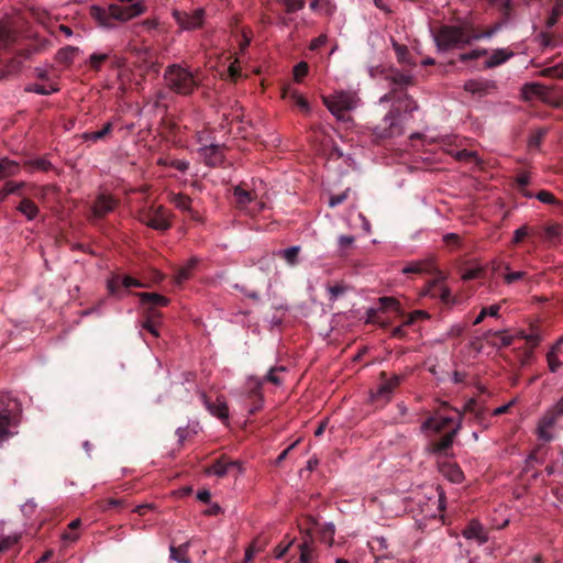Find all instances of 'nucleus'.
<instances>
[{
  "instance_id": "nucleus-52",
  "label": "nucleus",
  "mask_w": 563,
  "mask_h": 563,
  "mask_svg": "<svg viewBox=\"0 0 563 563\" xmlns=\"http://www.w3.org/2000/svg\"><path fill=\"white\" fill-rule=\"evenodd\" d=\"M349 192H350V189H346L345 191H343L339 195L331 196L329 199V206L331 208H334V207L343 203L346 200Z\"/></svg>"
},
{
  "instance_id": "nucleus-57",
  "label": "nucleus",
  "mask_w": 563,
  "mask_h": 563,
  "mask_svg": "<svg viewBox=\"0 0 563 563\" xmlns=\"http://www.w3.org/2000/svg\"><path fill=\"white\" fill-rule=\"evenodd\" d=\"M465 330V327L461 323H455L450 327L446 333V338L460 336Z\"/></svg>"
},
{
  "instance_id": "nucleus-27",
  "label": "nucleus",
  "mask_w": 563,
  "mask_h": 563,
  "mask_svg": "<svg viewBox=\"0 0 563 563\" xmlns=\"http://www.w3.org/2000/svg\"><path fill=\"white\" fill-rule=\"evenodd\" d=\"M161 314L157 311H147L146 320L142 324V328L147 330L153 336L157 338L159 335L157 330L158 320Z\"/></svg>"
},
{
  "instance_id": "nucleus-13",
  "label": "nucleus",
  "mask_w": 563,
  "mask_h": 563,
  "mask_svg": "<svg viewBox=\"0 0 563 563\" xmlns=\"http://www.w3.org/2000/svg\"><path fill=\"white\" fill-rule=\"evenodd\" d=\"M200 398L207 408V410L216 418L220 419L223 422L229 420V408L225 400L221 397H218L214 402H211L205 393H200Z\"/></svg>"
},
{
  "instance_id": "nucleus-35",
  "label": "nucleus",
  "mask_w": 563,
  "mask_h": 563,
  "mask_svg": "<svg viewBox=\"0 0 563 563\" xmlns=\"http://www.w3.org/2000/svg\"><path fill=\"white\" fill-rule=\"evenodd\" d=\"M499 310H500L499 305H493V306L483 308L481 310L479 314L473 321V324H475V325L479 324L484 320V318H486L487 316L494 317V318L498 317Z\"/></svg>"
},
{
  "instance_id": "nucleus-51",
  "label": "nucleus",
  "mask_w": 563,
  "mask_h": 563,
  "mask_svg": "<svg viewBox=\"0 0 563 563\" xmlns=\"http://www.w3.org/2000/svg\"><path fill=\"white\" fill-rule=\"evenodd\" d=\"M419 318L427 319L429 318V314L424 310H416L408 316L407 320L404 322V325H411Z\"/></svg>"
},
{
  "instance_id": "nucleus-40",
  "label": "nucleus",
  "mask_w": 563,
  "mask_h": 563,
  "mask_svg": "<svg viewBox=\"0 0 563 563\" xmlns=\"http://www.w3.org/2000/svg\"><path fill=\"white\" fill-rule=\"evenodd\" d=\"M393 47H394V51H395L399 62L406 63V64H411V62L408 58L409 51H408L407 46L398 44L397 42L393 41Z\"/></svg>"
},
{
  "instance_id": "nucleus-8",
  "label": "nucleus",
  "mask_w": 563,
  "mask_h": 563,
  "mask_svg": "<svg viewBox=\"0 0 563 563\" xmlns=\"http://www.w3.org/2000/svg\"><path fill=\"white\" fill-rule=\"evenodd\" d=\"M170 216L163 206L152 207L140 216V221L154 230L166 231L170 228Z\"/></svg>"
},
{
  "instance_id": "nucleus-38",
  "label": "nucleus",
  "mask_w": 563,
  "mask_h": 563,
  "mask_svg": "<svg viewBox=\"0 0 563 563\" xmlns=\"http://www.w3.org/2000/svg\"><path fill=\"white\" fill-rule=\"evenodd\" d=\"M300 550V562L312 563L313 562V548L309 542H302L299 545Z\"/></svg>"
},
{
  "instance_id": "nucleus-12",
  "label": "nucleus",
  "mask_w": 563,
  "mask_h": 563,
  "mask_svg": "<svg viewBox=\"0 0 563 563\" xmlns=\"http://www.w3.org/2000/svg\"><path fill=\"white\" fill-rule=\"evenodd\" d=\"M461 428L462 421L461 419H459L455 426L449 432H446L440 440L430 443L429 451L434 454H445L448 450L452 446L453 440L461 430Z\"/></svg>"
},
{
  "instance_id": "nucleus-19",
  "label": "nucleus",
  "mask_w": 563,
  "mask_h": 563,
  "mask_svg": "<svg viewBox=\"0 0 563 563\" xmlns=\"http://www.w3.org/2000/svg\"><path fill=\"white\" fill-rule=\"evenodd\" d=\"M433 261L432 258H424L420 261H415L409 264H407L401 272L404 274H422V273H429L433 271Z\"/></svg>"
},
{
  "instance_id": "nucleus-4",
  "label": "nucleus",
  "mask_w": 563,
  "mask_h": 563,
  "mask_svg": "<svg viewBox=\"0 0 563 563\" xmlns=\"http://www.w3.org/2000/svg\"><path fill=\"white\" fill-rule=\"evenodd\" d=\"M20 402L10 395H3L0 399V445L9 438L18 433L21 416Z\"/></svg>"
},
{
  "instance_id": "nucleus-16",
  "label": "nucleus",
  "mask_w": 563,
  "mask_h": 563,
  "mask_svg": "<svg viewBox=\"0 0 563 563\" xmlns=\"http://www.w3.org/2000/svg\"><path fill=\"white\" fill-rule=\"evenodd\" d=\"M136 296L140 298L141 305L148 308V311H155L154 307H165L169 302L168 298L156 292H139Z\"/></svg>"
},
{
  "instance_id": "nucleus-3",
  "label": "nucleus",
  "mask_w": 563,
  "mask_h": 563,
  "mask_svg": "<svg viewBox=\"0 0 563 563\" xmlns=\"http://www.w3.org/2000/svg\"><path fill=\"white\" fill-rule=\"evenodd\" d=\"M145 4L143 1H136L131 4L115 3L110 4L107 10L99 7H92L93 16L106 27H111V19L121 22L129 21L144 13Z\"/></svg>"
},
{
  "instance_id": "nucleus-64",
  "label": "nucleus",
  "mask_w": 563,
  "mask_h": 563,
  "mask_svg": "<svg viewBox=\"0 0 563 563\" xmlns=\"http://www.w3.org/2000/svg\"><path fill=\"white\" fill-rule=\"evenodd\" d=\"M549 410L555 412L558 418L563 416V396Z\"/></svg>"
},
{
  "instance_id": "nucleus-62",
  "label": "nucleus",
  "mask_w": 563,
  "mask_h": 563,
  "mask_svg": "<svg viewBox=\"0 0 563 563\" xmlns=\"http://www.w3.org/2000/svg\"><path fill=\"white\" fill-rule=\"evenodd\" d=\"M481 273H482L481 268L467 269L463 273L462 279L463 280H472V279L478 278L481 276Z\"/></svg>"
},
{
  "instance_id": "nucleus-18",
  "label": "nucleus",
  "mask_w": 563,
  "mask_h": 563,
  "mask_svg": "<svg viewBox=\"0 0 563 563\" xmlns=\"http://www.w3.org/2000/svg\"><path fill=\"white\" fill-rule=\"evenodd\" d=\"M115 207V201L106 195H99L92 206V212L96 217H102L111 212Z\"/></svg>"
},
{
  "instance_id": "nucleus-32",
  "label": "nucleus",
  "mask_w": 563,
  "mask_h": 563,
  "mask_svg": "<svg viewBox=\"0 0 563 563\" xmlns=\"http://www.w3.org/2000/svg\"><path fill=\"white\" fill-rule=\"evenodd\" d=\"M563 14V0H555V3L552 8L551 14L548 18L545 25L548 29L554 26L559 20V18Z\"/></svg>"
},
{
  "instance_id": "nucleus-45",
  "label": "nucleus",
  "mask_w": 563,
  "mask_h": 563,
  "mask_svg": "<svg viewBox=\"0 0 563 563\" xmlns=\"http://www.w3.org/2000/svg\"><path fill=\"white\" fill-rule=\"evenodd\" d=\"M25 90L29 92H34L37 95L46 96V95H51L52 92H55L57 89L53 88V87L47 88L43 85L34 84V85L27 86L25 88Z\"/></svg>"
},
{
  "instance_id": "nucleus-42",
  "label": "nucleus",
  "mask_w": 563,
  "mask_h": 563,
  "mask_svg": "<svg viewBox=\"0 0 563 563\" xmlns=\"http://www.w3.org/2000/svg\"><path fill=\"white\" fill-rule=\"evenodd\" d=\"M186 545L184 548L170 547V558L178 563H189L186 555Z\"/></svg>"
},
{
  "instance_id": "nucleus-61",
  "label": "nucleus",
  "mask_w": 563,
  "mask_h": 563,
  "mask_svg": "<svg viewBox=\"0 0 563 563\" xmlns=\"http://www.w3.org/2000/svg\"><path fill=\"white\" fill-rule=\"evenodd\" d=\"M328 41V37L327 35L322 34L316 38H313L311 42H310V45H309V48L311 51H316L318 49L319 47L323 46Z\"/></svg>"
},
{
  "instance_id": "nucleus-33",
  "label": "nucleus",
  "mask_w": 563,
  "mask_h": 563,
  "mask_svg": "<svg viewBox=\"0 0 563 563\" xmlns=\"http://www.w3.org/2000/svg\"><path fill=\"white\" fill-rule=\"evenodd\" d=\"M393 394V389L389 387V385L386 383H382L376 391L371 394V397L373 400L383 399L385 401L389 400L390 395Z\"/></svg>"
},
{
  "instance_id": "nucleus-29",
  "label": "nucleus",
  "mask_w": 563,
  "mask_h": 563,
  "mask_svg": "<svg viewBox=\"0 0 563 563\" xmlns=\"http://www.w3.org/2000/svg\"><path fill=\"white\" fill-rule=\"evenodd\" d=\"M544 87L539 84H527L522 87V97L526 100H531L543 96Z\"/></svg>"
},
{
  "instance_id": "nucleus-1",
  "label": "nucleus",
  "mask_w": 563,
  "mask_h": 563,
  "mask_svg": "<svg viewBox=\"0 0 563 563\" xmlns=\"http://www.w3.org/2000/svg\"><path fill=\"white\" fill-rule=\"evenodd\" d=\"M385 102H391V109L384 117L383 125L374 129V134L379 139L401 135L405 114H411L418 106L406 91L396 89L379 98V103Z\"/></svg>"
},
{
  "instance_id": "nucleus-24",
  "label": "nucleus",
  "mask_w": 563,
  "mask_h": 563,
  "mask_svg": "<svg viewBox=\"0 0 563 563\" xmlns=\"http://www.w3.org/2000/svg\"><path fill=\"white\" fill-rule=\"evenodd\" d=\"M440 472L452 483H461L463 481V472L454 463H443L440 465Z\"/></svg>"
},
{
  "instance_id": "nucleus-53",
  "label": "nucleus",
  "mask_w": 563,
  "mask_h": 563,
  "mask_svg": "<svg viewBox=\"0 0 563 563\" xmlns=\"http://www.w3.org/2000/svg\"><path fill=\"white\" fill-rule=\"evenodd\" d=\"M32 168L36 170H48L51 168V163L44 158H36L30 162Z\"/></svg>"
},
{
  "instance_id": "nucleus-48",
  "label": "nucleus",
  "mask_w": 563,
  "mask_h": 563,
  "mask_svg": "<svg viewBox=\"0 0 563 563\" xmlns=\"http://www.w3.org/2000/svg\"><path fill=\"white\" fill-rule=\"evenodd\" d=\"M108 58L106 53H93L89 57V64L93 69H99L101 64Z\"/></svg>"
},
{
  "instance_id": "nucleus-46",
  "label": "nucleus",
  "mask_w": 563,
  "mask_h": 563,
  "mask_svg": "<svg viewBox=\"0 0 563 563\" xmlns=\"http://www.w3.org/2000/svg\"><path fill=\"white\" fill-rule=\"evenodd\" d=\"M286 7L287 12H296L305 7V0H278Z\"/></svg>"
},
{
  "instance_id": "nucleus-2",
  "label": "nucleus",
  "mask_w": 563,
  "mask_h": 563,
  "mask_svg": "<svg viewBox=\"0 0 563 563\" xmlns=\"http://www.w3.org/2000/svg\"><path fill=\"white\" fill-rule=\"evenodd\" d=\"M233 196L238 208L252 217L267 208L268 191L262 180L253 181L251 188L246 185L234 187Z\"/></svg>"
},
{
  "instance_id": "nucleus-25",
  "label": "nucleus",
  "mask_w": 563,
  "mask_h": 563,
  "mask_svg": "<svg viewBox=\"0 0 563 563\" xmlns=\"http://www.w3.org/2000/svg\"><path fill=\"white\" fill-rule=\"evenodd\" d=\"M169 202H172L177 209L189 212L194 219H197L192 209H191V200L189 197L183 194H170L168 196Z\"/></svg>"
},
{
  "instance_id": "nucleus-9",
  "label": "nucleus",
  "mask_w": 563,
  "mask_h": 563,
  "mask_svg": "<svg viewBox=\"0 0 563 563\" xmlns=\"http://www.w3.org/2000/svg\"><path fill=\"white\" fill-rule=\"evenodd\" d=\"M172 14L183 31L198 29L205 20V10L202 8L194 9L190 12L173 10Z\"/></svg>"
},
{
  "instance_id": "nucleus-17",
  "label": "nucleus",
  "mask_w": 563,
  "mask_h": 563,
  "mask_svg": "<svg viewBox=\"0 0 563 563\" xmlns=\"http://www.w3.org/2000/svg\"><path fill=\"white\" fill-rule=\"evenodd\" d=\"M515 53L508 48H497L493 51L488 59L485 62V68H494L497 67L507 60H509Z\"/></svg>"
},
{
  "instance_id": "nucleus-39",
  "label": "nucleus",
  "mask_w": 563,
  "mask_h": 563,
  "mask_svg": "<svg viewBox=\"0 0 563 563\" xmlns=\"http://www.w3.org/2000/svg\"><path fill=\"white\" fill-rule=\"evenodd\" d=\"M562 227L559 224H551L544 229L545 239L551 243H555L562 234Z\"/></svg>"
},
{
  "instance_id": "nucleus-58",
  "label": "nucleus",
  "mask_w": 563,
  "mask_h": 563,
  "mask_svg": "<svg viewBox=\"0 0 563 563\" xmlns=\"http://www.w3.org/2000/svg\"><path fill=\"white\" fill-rule=\"evenodd\" d=\"M260 547H257L256 541H254L246 550L244 554L245 563H249L253 560L254 555L260 551Z\"/></svg>"
},
{
  "instance_id": "nucleus-43",
  "label": "nucleus",
  "mask_w": 563,
  "mask_h": 563,
  "mask_svg": "<svg viewBox=\"0 0 563 563\" xmlns=\"http://www.w3.org/2000/svg\"><path fill=\"white\" fill-rule=\"evenodd\" d=\"M309 66L306 62L298 63L292 70L294 79L297 82H300L303 77L308 74Z\"/></svg>"
},
{
  "instance_id": "nucleus-14",
  "label": "nucleus",
  "mask_w": 563,
  "mask_h": 563,
  "mask_svg": "<svg viewBox=\"0 0 563 563\" xmlns=\"http://www.w3.org/2000/svg\"><path fill=\"white\" fill-rule=\"evenodd\" d=\"M201 145L198 148V153L203 162L209 166H216L220 164L223 159L222 148L218 144H203L200 141Z\"/></svg>"
},
{
  "instance_id": "nucleus-49",
  "label": "nucleus",
  "mask_w": 563,
  "mask_h": 563,
  "mask_svg": "<svg viewBox=\"0 0 563 563\" xmlns=\"http://www.w3.org/2000/svg\"><path fill=\"white\" fill-rule=\"evenodd\" d=\"M78 52L75 47H66L58 52V59L69 63L75 58L76 53Z\"/></svg>"
},
{
  "instance_id": "nucleus-20",
  "label": "nucleus",
  "mask_w": 563,
  "mask_h": 563,
  "mask_svg": "<svg viewBox=\"0 0 563 563\" xmlns=\"http://www.w3.org/2000/svg\"><path fill=\"white\" fill-rule=\"evenodd\" d=\"M445 276L440 274V276L430 283L427 294L431 296H439L442 302H449L451 298L450 289L443 285H440V282L443 280Z\"/></svg>"
},
{
  "instance_id": "nucleus-6",
  "label": "nucleus",
  "mask_w": 563,
  "mask_h": 563,
  "mask_svg": "<svg viewBox=\"0 0 563 563\" xmlns=\"http://www.w3.org/2000/svg\"><path fill=\"white\" fill-rule=\"evenodd\" d=\"M479 38L481 35H470L466 33L464 27L454 25L442 26L434 35V41L439 51L462 48Z\"/></svg>"
},
{
  "instance_id": "nucleus-59",
  "label": "nucleus",
  "mask_w": 563,
  "mask_h": 563,
  "mask_svg": "<svg viewBox=\"0 0 563 563\" xmlns=\"http://www.w3.org/2000/svg\"><path fill=\"white\" fill-rule=\"evenodd\" d=\"M10 43V32L7 27L0 26V49L5 48Z\"/></svg>"
},
{
  "instance_id": "nucleus-21",
  "label": "nucleus",
  "mask_w": 563,
  "mask_h": 563,
  "mask_svg": "<svg viewBox=\"0 0 563 563\" xmlns=\"http://www.w3.org/2000/svg\"><path fill=\"white\" fill-rule=\"evenodd\" d=\"M283 98L286 100H291L296 103V106L303 112L308 113L310 111V106L308 101L299 93V91L291 86H287L283 90Z\"/></svg>"
},
{
  "instance_id": "nucleus-44",
  "label": "nucleus",
  "mask_w": 563,
  "mask_h": 563,
  "mask_svg": "<svg viewBox=\"0 0 563 563\" xmlns=\"http://www.w3.org/2000/svg\"><path fill=\"white\" fill-rule=\"evenodd\" d=\"M486 54H487V49H485V48L473 49L468 53L460 54L459 59L461 62L474 60V59H478L479 57H482Z\"/></svg>"
},
{
  "instance_id": "nucleus-10",
  "label": "nucleus",
  "mask_w": 563,
  "mask_h": 563,
  "mask_svg": "<svg viewBox=\"0 0 563 563\" xmlns=\"http://www.w3.org/2000/svg\"><path fill=\"white\" fill-rule=\"evenodd\" d=\"M497 84L495 80L486 78H471L463 84L465 92L476 98H484L497 91Z\"/></svg>"
},
{
  "instance_id": "nucleus-7",
  "label": "nucleus",
  "mask_w": 563,
  "mask_h": 563,
  "mask_svg": "<svg viewBox=\"0 0 563 563\" xmlns=\"http://www.w3.org/2000/svg\"><path fill=\"white\" fill-rule=\"evenodd\" d=\"M167 87L176 93L189 95L198 85L196 76L179 65H170L164 74Z\"/></svg>"
},
{
  "instance_id": "nucleus-60",
  "label": "nucleus",
  "mask_w": 563,
  "mask_h": 563,
  "mask_svg": "<svg viewBox=\"0 0 563 563\" xmlns=\"http://www.w3.org/2000/svg\"><path fill=\"white\" fill-rule=\"evenodd\" d=\"M525 276H526V273L521 272V271L520 272L507 273L505 275V282L510 285V284H512V283H515V282H517L519 279L525 278Z\"/></svg>"
},
{
  "instance_id": "nucleus-47",
  "label": "nucleus",
  "mask_w": 563,
  "mask_h": 563,
  "mask_svg": "<svg viewBox=\"0 0 563 563\" xmlns=\"http://www.w3.org/2000/svg\"><path fill=\"white\" fill-rule=\"evenodd\" d=\"M547 361L550 371L553 373L556 372L562 365V363L559 360L558 352L555 351H549V353L547 354Z\"/></svg>"
},
{
  "instance_id": "nucleus-11",
  "label": "nucleus",
  "mask_w": 563,
  "mask_h": 563,
  "mask_svg": "<svg viewBox=\"0 0 563 563\" xmlns=\"http://www.w3.org/2000/svg\"><path fill=\"white\" fill-rule=\"evenodd\" d=\"M556 421H558L556 413L552 412L548 409L538 421V424H537L538 439L543 442L552 441L555 437L553 429H554Z\"/></svg>"
},
{
  "instance_id": "nucleus-55",
  "label": "nucleus",
  "mask_w": 563,
  "mask_h": 563,
  "mask_svg": "<svg viewBox=\"0 0 563 563\" xmlns=\"http://www.w3.org/2000/svg\"><path fill=\"white\" fill-rule=\"evenodd\" d=\"M328 291L330 294V300L334 301L339 298V296L344 294L345 287L342 285L329 286Z\"/></svg>"
},
{
  "instance_id": "nucleus-37",
  "label": "nucleus",
  "mask_w": 563,
  "mask_h": 563,
  "mask_svg": "<svg viewBox=\"0 0 563 563\" xmlns=\"http://www.w3.org/2000/svg\"><path fill=\"white\" fill-rule=\"evenodd\" d=\"M354 236L353 235H340L338 238V249L341 255L347 254V251L354 245Z\"/></svg>"
},
{
  "instance_id": "nucleus-22",
  "label": "nucleus",
  "mask_w": 563,
  "mask_h": 563,
  "mask_svg": "<svg viewBox=\"0 0 563 563\" xmlns=\"http://www.w3.org/2000/svg\"><path fill=\"white\" fill-rule=\"evenodd\" d=\"M310 9L321 15L331 16L336 10V5L332 0H311Z\"/></svg>"
},
{
  "instance_id": "nucleus-30",
  "label": "nucleus",
  "mask_w": 563,
  "mask_h": 563,
  "mask_svg": "<svg viewBox=\"0 0 563 563\" xmlns=\"http://www.w3.org/2000/svg\"><path fill=\"white\" fill-rule=\"evenodd\" d=\"M19 170V165L8 158L0 159V179L15 175Z\"/></svg>"
},
{
  "instance_id": "nucleus-5",
  "label": "nucleus",
  "mask_w": 563,
  "mask_h": 563,
  "mask_svg": "<svg viewBox=\"0 0 563 563\" xmlns=\"http://www.w3.org/2000/svg\"><path fill=\"white\" fill-rule=\"evenodd\" d=\"M324 106L338 119L346 120V112L355 110L361 99L354 90H338L322 98Z\"/></svg>"
},
{
  "instance_id": "nucleus-34",
  "label": "nucleus",
  "mask_w": 563,
  "mask_h": 563,
  "mask_svg": "<svg viewBox=\"0 0 563 563\" xmlns=\"http://www.w3.org/2000/svg\"><path fill=\"white\" fill-rule=\"evenodd\" d=\"M378 309L380 312L387 310V309H394L396 310L397 312H401L400 311V307H399V302L396 298L394 297H380L378 298Z\"/></svg>"
},
{
  "instance_id": "nucleus-36",
  "label": "nucleus",
  "mask_w": 563,
  "mask_h": 563,
  "mask_svg": "<svg viewBox=\"0 0 563 563\" xmlns=\"http://www.w3.org/2000/svg\"><path fill=\"white\" fill-rule=\"evenodd\" d=\"M196 265V260L192 258L188 262V264L184 267H180L175 276V280L178 285L183 284L185 280H187L190 276V272Z\"/></svg>"
},
{
  "instance_id": "nucleus-41",
  "label": "nucleus",
  "mask_w": 563,
  "mask_h": 563,
  "mask_svg": "<svg viewBox=\"0 0 563 563\" xmlns=\"http://www.w3.org/2000/svg\"><path fill=\"white\" fill-rule=\"evenodd\" d=\"M112 130V124L110 122L106 123L104 126L99 131H93L85 134L87 140L97 141L104 137Z\"/></svg>"
},
{
  "instance_id": "nucleus-56",
  "label": "nucleus",
  "mask_w": 563,
  "mask_h": 563,
  "mask_svg": "<svg viewBox=\"0 0 563 563\" xmlns=\"http://www.w3.org/2000/svg\"><path fill=\"white\" fill-rule=\"evenodd\" d=\"M536 197L539 201L543 203H556L555 197L551 192L545 190L538 192Z\"/></svg>"
},
{
  "instance_id": "nucleus-31",
  "label": "nucleus",
  "mask_w": 563,
  "mask_h": 563,
  "mask_svg": "<svg viewBox=\"0 0 563 563\" xmlns=\"http://www.w3.org/2000/svg\"><path fill=\"white\" fill-rule=\"evenodd\" d=\"M18 209L29 220H33L36 217L37 212H38L37 207L30 199H23L21 201L20 206L18 207Z\"/></svg>"
},
{
  "instance_id": "nucleus-23",
  "label": "nucleus",
  "mask_w": 563,
  "mask_h": 563,
  "mask_svg": "<svg viewBox=\"0 0 563 563\" xmlns=\"http://www.w3.org/2000/svg\"><path fill=\"white\" fill-rule=\"evenodd\" d=\"M463 536L466 539L477 540L479 543H484L487 541L484 527L477 521H471L470 525L464 530Z\"/></svg>"
},
{
  "instance_id": "nucleus-54",
  "label": "nucleus",
  "mask_w": 563,
  "mask_h": 563,
  "mask_svg": "<svg viewBox=\"0 0 563 563\" xmlns=\"http://www.w3.org/2000/svg\"><path fill=\"white\" fill-rule=\"evenodd\" d=\"M122 278L114 276L108 280V289L111 295H119V288L122 285Z\"/></svg>"
},
{
  "instance_id": "nucleus-63",
  "label": "nucleus",
  "mask_w": 563,
  "mask_h": 563,
  "mask_svg": "<svg viewBox=\"0 0 563 563\" xmlns=\"http://www.w3.org/2000/svg\"><path fill=\"white\" fill-rule=\"evenodd\" d=\"M529 233V230L526 225L518 228L514 232V243H519L525 236H527Z\"/></svg>"
},
{
  "instance_id": "nucleus-28",
  "label": "nucleus",
  "mask_w": 563,
  "mask_h": 563,
  "mask_svg": "<svg viewBox=\"0 0 563 563\" xmlns=\"http://www.w3.org/2000/svg\"><path fill=\"white\" fill-rule=\"evenodd\" d=\"M236 465H238V463L233 462V461L227 462L224 460H219L208 470V473L213 474L218 477H223L224 475L228 474V472L231 467L236 466Z\"/></svg>"
},
{
  "instance_id": "nucleus-50",
  "label": "nucleus",
  "mask_w": 563,
  "mask_h": 563,
  "mask_svg": "<svg viewBox=\"0 0 563 563\" xmlns=\"http://www.w3.org/2000/svg\"><path fill=\"white\" fill-rule=\"evenodd\" d=\"M284 371H285V368L283 366L276 367V368H271V371L266 375V379L268 382L273 383L274 385H280L282 384V378L279 377L278 374L284 372Z\"/></svg>"
},
{
  "instance_id": "nucleus-15",
  "label": "nucleus",
  "mask_w": 563,
  "mask_h": 563,
  "mask_svg": "<svg viewBox=\"0 0 563 563\" xmlns=\"http://www.w3.org/2000/svg\"><path fill=\"white\" fill-rule=\"evenodd\" d=\"M453 422V419L450 417H444L440 415H435L433 417L428 418L421 424V431L428 435L437 434L446 429V427Z\"/></svg>"
},
{
  "instance_id": "nucleus-26",
  "label": "nucleus",
  "mask_w": 563,
  "mask_h": 563,
  "mask_svg": "<svg viewBox=\"0 0 563 563\" xmlns=\"http://www.w3.org/2000/svg\"><path fill=\"white\" fill-rule=\"evenodd\" d=\"M299 252H300V246L295 245V246H290L287 249L278 250L275 254L277 256L282 257L283 260H285V262L288 265L295 266L298 263Z\"/></svg>"
}]
</instances>
